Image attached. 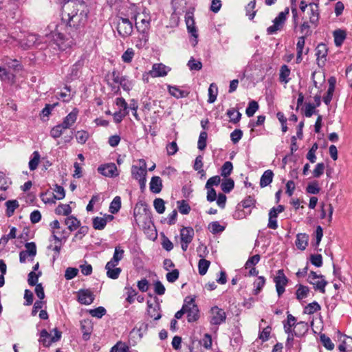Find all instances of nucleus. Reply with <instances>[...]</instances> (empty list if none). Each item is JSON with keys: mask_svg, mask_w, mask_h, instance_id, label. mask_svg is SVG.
I'll list each match as a JSON object with an SVG mask.
<instances>
[{"mask_svg": "<svg viewBox=\"0 0 352 352\" xmlns=\"http://www.w3.org/2000/svg\"><path fill=\"white\" fill-rule=\"evenodd\" d=\"M98 171L105 177H115L118 175L117 166L114 163L101 165L98 168Z\"/></svg>", "mask_w": 352, "mask_h": 352, "instance_id": "nucleus-12", "label": "nucleus"}, {"mask_svg": "<svg viewBox=\"0 0 352 352\" xmlns=\"http://www.w3.org/2000/svg\"><path fill=\"white\" fill-rule=\"evenodd\" d=\"M170 69L162 63L153 64L150 74L153 77H163L167 75Z\"/></svg>", "mask_w": 352, "mask_h": 352, "instance_id": "nucleus-17", "label": "nucleus"}, {"mask_svg": "<svg viewBox=\"0 0 352 352\" xmlns=\"http://www.w3.org/2000/svg\"><path fill=\"white\" fill-rule=\"evenodd\" d=\"M26 250H24L28 254V256L34 258L36 254V245L34 242H27L25 244Z\"/></svg>", "mask_w": 352, "mask_h": 352, "instance_id": "nucleus-58", "label": "nucleus"}, {"mask_svg": "<svg viewBox=\"0 0 352 352\" xmlns=\"http://www.w3.org/2000/svg\"><path fill=\"white\" fill-rule=\"evenodd\" d=\"M338 339L340 340L342 338H344V339L342 341L343 344H345V346H347L348 351H352V338L346 336V335H343L341 333L340 331L338 332Z\"/></svg>", "mask_w": 352, "mask_h": 352, "instance_id": "nucleus-64", "label": "nucleus"}, {"mask_svg": "<svg viewBox=\"0 0 352 352\" xmlns=\"http://www.w3.org/2000/svg\"><path fill=\"white\" fill-rule=\"evenodd\" d=\"M88 312L92 317L102 318V316L106 314L107 311L104 307L100 306L93 309H89Z\"/></svg>", "mask_w": 352, "mask_h": 352, "instance_id": "nucleus-56", "label": "nucleus"}, {"mask_svg": "<svg viewBox=\"0 0 352 352\" xmlns=\"http://www.w3.org/2000/svg\"><path fill=\"white\" fill-rule=\"evenodd\" d=\"M79 110L77 108H74L73 110L64 118L63 121L60 123L66 129H70L76 122Z\"/></svg>", "mask_w": 352, "mask_h": 352, "instance_id": "nucleus-16", "label": "nucleus"}, {"mask_svg": "<svg viewBox=\"0 0 352 352\" xmlns=\"http://www.w3.org/2000/svg\"><path fill=\"white\" fill-rule=\"evenodd\" d=\"M232 170V163L229 161H227L223 164L221 167V175L224 177H227L231 174Z\"/></svg>", "mask_w": 352, "mask_h": 352, "instance_id": "nucleus-59", "label": "nucleus"}, {"mask_svg": "<svg viewBox=\"0 0 352 352\" xmlns=\"http://www.w3.org/2000/svg\"><path fill=\"white\" fill-rule=\"evenodd\" d=\"M290 74V69L286 65H283L280 67L279 73V80L281 82L287 83L290 78L289 76Z\"/></svg>", "mask_w": 352, "mask_h": 352, "instance_id": "nucleus-38", "label": "nucleus"}, {"mask_svg": "<svg viewBox=\"0 0 352 352\" xmlns=\"http://www.w3.org/2000/svg\"><path fill=\"white\" fill-rule=\"evenodd\" d=\"M15 75L10 73L6 68L0 66V79L2 81L8 82H14L15 80Z\"/></svg>", "mask_w": 352, "mask_h": 352, "instance_id": "nucleus-35", "label": "nucleus"}, {"mask_svg": "<svg viewBox=\"0 0 352 352\" xmlns=\"http://www.w3.org/2000/svg\"><path fill=\"white\" fill-rule=\"evenodd\" d=\"M259 106L256 101L255 100H251L248 105V107L245 110V113L248 117L250 118L252 117L256 111L258 109Z\"/></svg>", "mask_w": 352, "mask_h": 352, "instance_id": "nucleus-49", "label": "nucleus"}, {"mask_svg": "<svg viewBox=\"0 0 352 352\" xmlns=\"http://www.w3.org/2000/svg\"><path fill=\"white\" fill-rule=\"evenodd\" d=\"M153 206L159 214L164 213L166 209L165 201L162 198H155L153 201Z\"/></svg>", "mask_w": 352, "mask_h": 352, "instance_id": "nucleus-55", "label": "nucleus"}, {"mask_svg": "<svg viewBox=\"0 0 352 352\" xmlns=\"http://www.w3.org/2000/svg\"><path fill=\"white\" fill-rule=\"evenodd\" d=\"M85 60L86 56L82 54L80 56L79 59L72 65L69 73V76L72 79L77 78L78 77L80 70L85 65Z\"/></svg>", "mask_w": 352, "mask_h": 352, "instance_id": "nucleus-15", "label": "nucleus"}, {"mask_svg": "<svg viewBox=\"0 0 352 352\" xmlns=\"http://www.w3.org/2000/svg\"><path fill=\"white\" fill-rule=\"evenodd\" d=\"M309 292V289L307 286H304L302 285H299L298 288L296 292V298L298 300H301L303 298L307 297Z\"/></svg>", "mask_w": 352, "mask_h": 352, "instance_id": "nucleus-46", "label": "nucleus"}, {"mask_svg": "<svg viewBox=\"0 0 352 352\" xmlns=\"http://www.w3.org/2000/svg\"><path fill=\"white\" fill-rule=\"evenodd\" d=\"M320 340L327 349L331 351L334 349V344L331 342L330 338L324 333H320Z\"/></svg>", "mask_w": 352, "mask_h": 352, "instance_id": "nucleus-54", "label": "nucleus"}, {"mask_svg": "<svg viewBox=\"0 0 352 352\" xmlns=\"http://www.w3.org/2000/svg\"><path fill=\"white\" fill-rule=\"evenodd\" d=\"M135 55L133 48H128L122 55V60L124 63H130Z\"/></svg>", "mask_w": 352, "mask_h": 352, "instance_id": "nucleus-60", "label": "nucleus"}, {"mask_svg": "<svg viewBox=\"0 0 352 352\" xmlns=\"http://www.w3.org/2000/svg\"><path fill=\"white\" fill-rule=\"evenodd\" d=\"M178 209L181 214H188L190 211V207L189 204L185 200L177 201Z\"/></svg>", "mask_w": 352, "mask_h": 352, "instance_id": "nucleus-61", "label": "nucleus"}, {"mask_svg": "<svg viewBox=\"0 0 352 352\" xmlns=\"http://www.w3.org/2000/svg\"><path fill=\"white\" fill-rule=\"evenodd\" d=\"M74 10L67 14V19L63 16V20L67 21V24L69 28H74L76 30L83 26L87 20L88 10L86 8V4L82 1H72Z\"/></svg>", "mask_w": 352, "mask_h": 352, "instance_id": "nucleus-1", "label": "nucleus"}, {"mask_svg": "<svg viewBox=\"0 0 352 352\" xmlns=\"http://www.w3.org/2000/svg\"><path fill=\"white\" fill-rule=\"evenodd\" d=\"M172 6L174 13L181 14L185 12L186 1V0H172Z\"/></svg>", "mask_w": 352, "mask_h": 352, "instance_id": "nucleus-30", "label": "nucleus"}, {"mask_svg": "<svg viewBox=\"0 0 352 352\" xmlns=\"http://www.w3.org/2000/svg\"><path fill=\"white\" fill-rule=\"evenodd\" d=\"M289 8H285V10L280 12L278 16L274 19V24L267 28V34L272 35L276 33L277 31L280 30L283 27L287 16L289 14Z\"/></svg>", "mask_w": 352, "mask_h": 352, "instance_id": "nucleus-4", "label": "nucleus"}, {"mask_svg": "<svg viewBox=\"0 0 352 352\" xmlns=\"http://www.w3.org/2000/svg\"><path fill=\"white\" fill-rule=\"evenodd\" d=\"M55 212L58 215L68 216L72 212V208L69 204H60L55 209Z\"/></svg>", "mask_w": 352, "mask_h": 352, "instance_id": "nucleus-41", "label": "nucleus"}, {"mask_svg": "<svg viewBox=\"0 0 352 352\" xmlns=\"http://www.w3.org/2000/svg\"><path fill=\"white\" fill-rule=\"evenodd\" d=\"M234 187V182L232 179L228 178L221 184V188L225 193H229Z\"/></svg>", "mask_w": 352, "mask_h": 352, "instance_id": "nucleus-52", "label": "nucleus"}, {"mask_svg": "<svg viewBox=\"0 0 352 352\" xmlns=\"http://www.w3.org/2000/svg\"><path fill=\"white\" fill-rule=\"evenodd\" d=\"M185 21L187 26V29L189 33L195 38L193 45L195 46L197 43L198 34L195 25V21L193 18V14L190 12H186L185 15Z\"/></svg>", "mask_w": 352, "mask_h": 352, "instance_id": "nucleus-10", "label": "nucleus"}, {"mask_svg": "<svg viewBox=\"0 0 352 352\" xmlns=\"http://www.w3.org/2000/svg\"><path fill=\"white\" fill-rule=\"evenodd\" d=\"M226 115L230 118V122L234 124L239 122L242 116L241 113L234 108H230L228 109Z\"/></svg>", "mask_w": 352, "mask_h": 352, "instance_id": "nucleus-31", "label": "nucleus"}, {"mask_svg": "<svg viewBox=\"0 0 352 352\" xmlns=\"http://www.w3.org/2000/svg\"><path fill=\"white\" fill-rule=\"evenodd\" d=\"M150 18L141 19L140 22L135 23V28L138 32L141 34L140 40L146 43L148 41V32L150 29Z\"/></svg>", "mask_w": 352, "mask_h": 352, "instance_id": "nucleus-8", "label": "nucleus"}, {"mask_svg": "<svg viewBox=\"0 0 352 352\" xmlns=\"http://www.w3.org/2000/svg\"><path fill=\"white\" fill-rule=\"evenodd\" d=\"M328 54V47L324 43H320L316 48V55L317 56L318 65L319 67L324 65L326 57Z\"/></svg>", "mask_w": 352, "mask_h": 352, "instance_id": "nucleus-14", "label": "nucleus"}, {"mask_svg": "<svg viewBox=\"0 0 352 352\" xmlns=\"http://www.w3.org/2000/svg\"><path fill=\"white\" fill-rule=\"evenodd\" d=\"M208 228L210 232L213 234H216L223 232L226 227L224 226H221L218 221H212L209 223Z\"/></svg>", "mask_w": 352, "mask_h": 352, "instance_id": "nucleus-43", "label": "nucleus"}, {"mask_svg": "<svg viewBox=\"0 0 352 352\" xmlns=\"http://www.w3.org/2000/svg\"><path fill=\"white\" fill-rule=\"evenodd\" d=\"M162 181L159 176L152 177L150 182V190L155 194L161 192L162 189Z\"/></svg>", "mask_w": 352, "mask_h": 352, "instance_id": "nucleus-24", "label": "nucleus"}, {"mask_svg": "<svg viewBox=\"0 0 352 352\" xmlns=\"http://www.w3.org/2000/svg\"><path fill=\"white\" fill-rule=\"evenodd\" d=\"M131 174L133 179L136 180H140L143 178H146V170L138 168L137 166H132Z\"/></svg>", "mask_w": 352, "mask_h": 352, "instance_id": "nucleus-36", "label": "nucleus"}, {"mask_svg": "<svg viewBox=\"0 0 352 352\" xmlns=\"http://www.w3.org/2000/svg\"><path fill=\"white\" fill-rule=\"evenodd\" d=\"M38 40L39 36L37 34L29 33L21 40L20 45L24 50H28L38 45Z\"/></svg>", "mask_w": 352, "mask_h": 352, "instance_id": "nucleus-11", "label": "nucleus"}, {"mask_svg": "<svg viewBox=\"0 0 352 352\" xmlns=\"http://www.w3.org/2000/svg\"><path fill=\"white\" fill-rule=\"evenodd\" d=\"M210 265V261L204 258H201L198 263V270L200 275L204 276L206 274Z\"/></svg>", "mask_w": 352, "mask_h": 352, "instance_id": "nucleus-50", "label": "nucleus"}, {"mask_svg": "<svg viewBox=\"0 0 352 352\" xmlns=\"http://www.w3.org/2000/svg\"><path fill=\"white\" fill-rule=\"evenodd\" d=\"M218 93V88L216 84L212 83L210 84L209 88H208V103H213L217 99Z\"/></svg>", "mask_w": 352, "mask_h": 352, "instance_id": "nucleus-45", "label": "nucleus"}, {"mask_svg": "<svg viewBox=\"0 0 352 352\" xmlns=\"http://www.w3.org/2000/svg\"><path fill=\"white\" fill-rule=\"evenodd\" d=\"M65 129H66L61 124H58L52 128L50 135L54 139H57L63 135Z\"/></svg>", "mask_w": 352, "mask_h": 352, "instance_id": "nucleus-42", "label": "nucleus"}, {"mask_svg": "<svg viewBox=\"0 0 352 352\" xmlns=\"http://www.w3.org/2000/svg\"><path fill=\"white\" fill-rule=\"evenodd\" d=\"M113 83L118 84L124 91H129L133 88V82L126 76H120V72L113 69L111 72Z\"/></svg>", "mask_w": 352, "mask_h": 352, "instance_id": "nucleus-6", "label": "nucleus"}, {"mask_svg": "<svg viewBox=\"0 0 352 352\" xmlns=\"http://www.w3.org/2000/svg\"><path fill=\"white\" fill-rule=\"evenodd\" d=\"M307 36H300L298 39V42L296 44V63H300L302 60V53H303V49L305 44V38Z\"/></svg>", "mask_w": 352, "mask_h": 352, "instance_id": "nucleus-25", "label": "nucleus"}, {"mask_svg": "<svg viewBox=\"0 0 352 352\" xmlns=\"http://www.w3.org/2000/svg\"><path fill=\"white\" fill-rule=\"evenodd\" d=\"M80 330L82 332V339L85 341L90 338L93 330V325L89 320H83L80 322Z\"/></svg>", "mask_w": 352, "mask_h": 352, "instance_id": "nucleus-19", "label": "nucleus"}, {"mask_svg": "<svg viewBox=\"0 0 352 352\" xmlns=\"http://www.w3.org/2000/svg\"><path fill=\"white\" fill-rule=\"evenodd\" d=\"M207 138L208 134L206 131H201L200 133L197 142V147L199 150L202 151L206 147Z\"/></svg>", "mask_w": 352, "mask_h": 352, "instance_id": "nucleus-63", "label": "nucleus"}, {"mask_svg": "<svg viewBox=\"0 0 352 352\" xmlns=\"http://www.w3.org/2000/svg\"><path fill=\"white\" fill-rule=\"evenodd\" d=\"M278 214L274 209H270L269 211V219L267 227L270 229L276 230L278 228L277 222Z\"/></svg>", "mask_w": 352, "mask_h": 352, "instance_id": "nucleus-37", "label": "nucleus"}, {"mask_svg": "<svg viewBox=\"0 0 352 352\" xmlns=\"http://www.w3.org/2000/svg\"><path fill=\"white\" fill-rule=\"evenodd\" d=\"M39 342L41 343L44 346L48 347L50 346L52 343V336L51 335L47 332L46 329H43L40 332V338L38 340Z\"/></svg>", "mask_w": 352, "mask_h": 352, "instance_id": "nucleus-34", "label": "nucleus"}, {"mask_svg": "<svg viewBox=\"0 0 352 352\" xmlns=\"http://www.w3.org/2000/svg\"><path fill=\"white\" fill-rule=\"evenodd\" d=\"M124 255V250L120 246H116L115 248L114 253L111 259L108 262L109 265L119 264V262L123 258Z\"/></svg>", "mask_w": 352, "mask_h": 352, "instance_id": "nucleus-26", "label": "nucleus"}, {"mask_svg": "<svg viewBox=\"0 0 352 352\" xmlns=\"http://www.w3.org/2000/svg\"><path fill=\"white\" fill-rule=\"evenodd\" d=\"M296 318L291 314L287 312V320L283 321V328L286 333L295 332L294 328H296Z\"/></svg>", "mask_w": 352, "mask_h": 352, "instance_id": "nucleus-18", "label": "nucleus"}, {"mask_svg": "<svg viewBox=\"0 0 352 352\" xmlns=\"http://www.w3.org/2000/svg\"><path fill=\"white\" fill-rule=\"evenodd\" d=\"M69 34L70 37H67L63 34L58 32L54 36V42L60 50L65 51L76 43L74 38L75 34L69 32Z\"/></svg>", "mask_w": 352, "mask_h": 352, "instance_id": "nucleus-3", "label": "nucleus"}, {"mask_svg": "<svg viewBox=\"0 0 352 352\" xmlns=\"http://www.w3.org/2000/svg\"><path fill=\"white\" fill-rule=\"evenodd\" d=\"M256 1L253 0L251 1L245 7L246 15L249 17L250 20H252L256 13V10H254L256 6Z\"/></svg>", "mask_w": 352, "mask_h": 352, "instance_id": "nucleus-51", "label": "nucleus"}, {"mask_svg": "<svg viewBox=\"0 0 352 352\" xmlns=\"http://www.w3.org/2000/svg\"><path fill=\"white\" fill-rule=\"evenodd\" d=\"M320 309V305L316 301H314L305 307L303 313L311 315Z\"/></svg>", "mask_w": 352, "mask_h": 352, "instance_id": "nucleus-44", "label": "nucleus"}, {"mask_svg": "<svg viewBox=\"0 0 352 352\" xmlns=\"http://www.w3.org/2000/svg\"><path fill=\"white\" fill-rule=\"evenodd\" d=\"M320 188L318 186V182L317 181H314L308 184L306 187V191L307 193L312 195H317L319 193Z\"/></svg>", "mask_w": 352, "mask_h": 352, "instance_id": "nucleus-57", "label": "nucleus"}, {"mask_svg": "<svg viewBox=\"0 0 352 352\" xmlns=\"http://www.w3.org/2000/svg\"><path fill=\"white\" fill-rule=\"evenodd\" d=\"M334 43L337 47H340L343 43L346 38V32L344 30L338 29L333 32Z\"/></svg>", "mask_w": 352, "mask_h": 352, "instance_id": "nucleus-32", "label": "nucleus"}, {"mask_svg": "<svg viewBox=\"0 0 352 352\" xmlns=\"http://www.w3.org/2000/svg\"><path fill=\"white\" fill-rule=\"evenodd\" d=\"M309 236L305 233H300L296 236V245L298 249L304 250L308 245Z\"/></svg>", "mask_w": 352, "mask_h": 352, "instance_id": "nucleus-27", "label": "nucleus"}, {"mask_svg": "<svg viewBox=\"0 0 352 352\" xmlns=\"http://www.w3.org/2000/svg\"><path fill=\"white\" fill-rule=\"evenodd\" d=\"M5 204L6 206V214L8 217H12L14 213V210L19 206V202L16 199L8 200Z\"/></svg>", "mask_w": 352, "mask_h": 352, "instance_id": "nucleus-33", "label": "nucleus"}, {"mask_svg": "<svg viewBox=\"0 0 352 352\" xmlns=\"http://www.w3.org/2000/svg\"><path fill=\"white\" fill-rule=\"evenodd\" d=\"M276 284V289L278 297H280L285 292V287L288 283V278L284 274L283 270L277 271L276 276L274 278Z\"/></svg>", "mask_w": 352, "mask_h": 352, "instance_id": "nucleus-7", "label": "nucleus"}, {"mask_svg": "<svg viewBox=\"0 0 352 352\" xmlns=\"http://www.w3.org/2000/svg\"><path fill=\"white\" fill-rule=\"evenodd\" d=\"M210 312L212 314L210 319L211 324L219 325L226 321V314L223 309L214 306L211 308Z\"/></svg>", "mask_w": 352, "mask_h": 352, "instance_id": "nucleus-9", "label": "nucleus"}, {"mask_svg": "<svg viewBox=\"0 0 352 352\" xmlns=\"http://www.w3.org/2000/svg\"><path fill=\"white\" fill-rule=\"evenodd\" d=\"M75 137L78 143L84 144L88 140L89 134L87 131L80 130L76 132Z\"/></svg>", "mask_w": 352, "mask_h": 352, "instance_id": "nucleus-48", "label": "nucleus"}, {"mask_svg": "<svg viewBox=\"0 0 352 352\" xmlns=\"http://www.w3.org/2000/svg\"><path fill=\"white\" fill-rule=\"evenodd\" d=\"M155 300L157 302V305L155 307H153V304L151 303V302L149 300L147 301V305H148V308L147 311H148V314L151 318H153L155 320H157L161 318L162 315L160 313H158L157 315L155 314V313H157L160 310V306L159 303L157 302V300H158L157 297L155 296Z\"/></svg>", "mask_w": 352, "mask_h": 352, "instance_id": "nucleus-20", "label": "nucleus"}, {"mask_svg": "<svg viewBox=\"0 0 352 352\" xmlns=\"http://www.w3.org/2000/svg\"><path fill=\"white\" fill-rule=\"evenodd\" d=\"M41 155L38 151L33 152L30 160L29 162V168L30 170H34L37 168L40 162Z\"/></svg>", "mask_w": 352, "mask_h": 352, "instance_id": "nucleus-39", "label": "nucleus"}, {"mask_svg": "<svg viewBox=\"0 0 352 352\" xmlns=\"http://www.w3.org/2000/svg\"><path fill=\"white\" fill-rule=\"evenodd\" d=\"M65 223L70 232L76 230L80 226V221L74 216H69L65 219Z\"/></svg>", "mask_w": 352, "mask_h": 352, "instance_id": "nucleus-29", "label": "nucleus"}, {"mask_svg": "<svg viewBox=\"0 0 352 352\" xmlns=\"http://www.w3.org/2000/svg\"><path fill=\"white\" fill-rule=\"evenodd\" d=\"M265 284V278L263 276H258L257 279L254 282V294H258Z\"/></svg>", "mask_w": 352, "mask_h": 352, "instance_id": "nucleus-47", "label": "nucleus"}, {"mask_svg": "<svg viewBox=\"0 0 352 352\" xmlns=\"http://www.w3.org/2000/svg\"><path fill=\"white\" fill-rule=\"evenodd\" d=\"M169 94L173 97L179 99L188 97L190 92L187 90H182L177 86H168Z\"/></svg>", "mask_w": 352, "mask_h": 352, "instance_id": "nucleus-21", "label": "nucleus"}, {"mask_svg": "<svg viewBox=\"0 0 352 352\" xmlns=\"http://www.w3.org/2000/svg\"><path fill=\"white\" fill-rule=\"evenodd\" d=\"M121 208V198L116 196L113 198L109 206V212L111 214H116L119 212Z\"/></svg>", "mask_w": 352, "mask_h": 352, "instance_id": "nucleus-40", "label": "nucleus"}, {"mask_svg": "<svg viewBox=\"0 0 352 352\" xmlns=\"http://www.w3.org/2000/svg\"><path fill=\"white\" fill-rule=\"evenodd\" d=\"M92 223L95 230H102L106 226V220L103 217H96L93 218Z\"/></svg>", "mask_w": 352, "mask_h": 352, "instance_id": "nucleus-53", "label": "nucleus"}, {"mask_svg": "<svg viewBox=\"0 0 352 352\" xmlns=\"http://www.w3.org/2000/svg\"><path fill=\"white\" fill-rule=\"evenodd\" d=\"M187 65L190 70L199 71L202 68V63L199 60H196L193 57H191L188 60Z\"/></svg>", "mask_w": 352, "mask_h": 352, "instance_id": "nucleus-62", "label": "nucleus"}, {"mask_svg": "<svg viewBox=\"0 0 352 352\" xmlns=\"http://www.w3.org/2000/svg\"><path fill=\"white\" fill-rule=\"evenodd\" d=\"M109 263H107L105 265L107 276L109 278L117 279L122 272V269L120 267H116V265H109Z\"/></svg>", "mask_w": 352, "mask_h": 352, "instance_id": "nucleus-22", "label": "nucleus"}, {"mask_svg": "<svg viewBox=\"0 0 352 352\" xmlns=\"http://www.w3.org/2000/svg\"><path fill=\"white\" fill-rule=\"evenodd\" d=\"M116 29L118 34L122 38H126L130 36L133 32V23L128 18L117 16Z\"/></svg>", "mask_w": 352, "mask_h": 352, "instance_id": "nucleus-2", "label": "nucleus"}, {"mask_svg": "<svg viewBox=\"0 0 352 352\" xmlns=\"http://www.w3.org/2000/svg\"><path fill=\"white\" fill-rule=\"evenodd\" d=\"M274 173L272 170H265L260 179V186L261 188L266 187L270 185L273 180Z\"/></svg>", "mask_w": 352, "mask_h": 352, "instance_id": "nucleus-28", "label": "nucleus"}, {"mask_svg": "<svg viewBox=\"0 0 352 352\" xmlns=\"http://www.w3.org/2000/svg\"><path fill=\"white\" fill-rule=\"evenodd\" d=\"M194 235L195 232L192 227H184L180 230V239L182 241L192 242Z\"/></svg>", "mask_w": 352, "mask_h": 352, "instance_id": "nucleus-23", "label": "nucleus"}, {"mask_svg": "<svg viewBox=\"0 0 352 352\" xmlns=\"http://www.w3.org/2000/svg\"><path fill=\"white\" fill-rule=\"evenodd\" d=\"M185 302L187 304L186 314H187L188 322H196L199 318V310L197 305L195 303V299L187 296L185 298Z\"/></svg>", "mask_w": 352, "mask_h": 352, "instance_id": "nucleus-5", "label": "nucleus"}, {"mask_svg": "<svg viewBox=\"0 0 352 352\" xmlns=\"http://www.w3.org/2000/svg\"><path fill=\"white\" fill-rule=\"evenodd\" d=\"M78 300L82 305H91L94 300V293L90 289H80L78 292Z\"/></svg>", "mask_w": 352, "mask_h": 352, "instance_id": "nucleus-13", "label": "nucleus"}]
</instances>
